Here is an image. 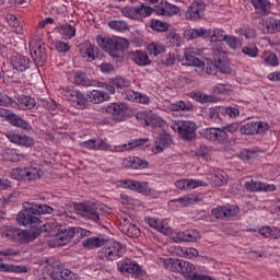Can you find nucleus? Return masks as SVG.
<instances>
[{
  "label": "nucleus",
  "mask_w": 280,
  "mask_h": 280,
  "mask_svg": "<svg viewBox=\"0 0 280 280\" xmlns=\"http://www.w3.org/2000/svg\"><path fill=\"white\" fill-rule=\"evenodd\" d=\"M262 30L266 32V34H279L280 20L276 18H267L264 21Z\"/></svg>",
  "instance_id": "nucleus-29"
},
{
  "label": "nucleus",
  "mask_w": 280,
  "mask_h": 280,
  "mask_svg": "<svg viewBox=\"0 0 280 280\" xmlns=\"http://www.w3.org/2000/svg\"><path fill=\"white\" fill-rule=\"evenodd\" d=\"M30 51L33 60L35 62H45L47 60V54L45 52V47L43 45L36 43V42H31L30 43Z\"/></svg>",
  "instance_id": "nucleus-21"
},
{
  "label": "nucleus",
  "mask_w": 280,
  "mask_h": 280,
  "mask_svg": "<svg viewBox=\"0 0 280 280\" xmlns=\"http://www.w3.org/2000/svg\"><path fill=\"white\" fill-rule=\"evenodd\" d=\"M145 222L151 229H155V231L163 233V235H170V233H172V229L165 226L163 222L156 218H147Z\"/></svg>",
  "instance_id": "nucleus-33"
},
{
  "label": "nucleus",
  "mask_w": 280,
  "mask_h": 280,
  "mask_svg": "<svg viewBox=\"0 0 280 280\" xmlns=\"http://www.w3.org/2000/svg\"><path fill=\"white\" fill-rule=\"evenodd\" d=\"M0 113L2 117H4V119H7L9 124H11V126H15L16 128H23V130H27L30 128V124L21 118V116L5 109H0Z\"/></svg>",
  "instance_id": "nucleus-16"
},
{
  "label": "nucleus",
  "mask_w": 280,
  "mask_h": 280,
  "mask_svg": "<svg viewBox=\"0 0 280 280\" xmlns=\"http://www.w3.org/2000/svg\"><path fill=\"white\" fill-rule=\"evenodd\" d=\"M213 60L215 65L219 67L221 73H229L230 68L226 65V51L222 47H215L212 50Z\"/></svg>",
  "instance_id": "nucleus-17"
},
{
  "label": "nucleus",
  "mask_w": 280,
  "mask_h": 280,
  "mask_svg": "<svg viewBox=\"0 0 280 280\" xmlns=\"http://www.w3.org/2000/svg\"><path fill=\"white\" fill-rule=\"evenodd\" d=\"M249 3H252L255 10H260L264 14H268L272 5L269 0H249Z\"/></svg>",
  "instance_id": "nucleus-38"
},
{
  "label": "nucleus",
  "mask_w": 280,
  "mask_h": 280,
  "mask_svg": "<svg viewBox=\"0 0 280 280\" xmlns=\"http://www.w3.org/2000/svg\"><path fill=\"white\" fill-rule=\"evenodd\" d=\"M0 270L1 272L23 273V272H27V267L19 266V265L0 264Z\"/></svg>",
  "instance_id": "nucleus-41"
},
{
  "label": "nucleus",
  "mask_w": 280,
  "mask_h": 280,
  "mask_svg": "<svg viewBox=\"0 0 280 280\" xmlns=\"http://www.w3.org/2000/svg\"><path fill=\"white\" fill-rule=\"evenodd\" d=\"M129 58L135 61L138 67H148L150 65V57L143 50H135L129 52Z\"/></svg>",
  "instance_id": "nucleus-24"
},
{
  "label": "nucleus",
  "mask_w": 280,
  "mask_h": 280,
  "mask_svg": "<svg viewBox=\"0 0 280 280\" xmlns=\"http://www.w3.org/2000/svg\"><path fill=\"white\" fill-rule=\"evenodd\" d=\"M144 143H148V138L131 140L129 143L116 147V152H126L128 150H135V148H139V145H144Z\"/></svg>",
  "instance_id": "nucleus-35"
},
{
  "label": "nucleus",
  "mask_w": 280,
  "mask_h": 280,
  "mask_svg": "<svg viewBox=\"0 0 280 280\" xmlns=\"http://www.w3.org/2000/svg\"><path fill=\"white\" fill-rule=\"evenodd\" d=\"M194 54H196V51H194V48L186 49L184 52V58L182 59V62L187 67L200 68V66L202 65V60L194 56Z\"/></svg>",
  "instance_id": "nucleus-25"
},
{
  "label": "nucleus",
  "mask_w": 280,
  "mask_h": 280,
  "mask_svg": "<svg viewBox=\"0 0 280 280\" xmlns=\"http://www.w3.org/2000/svg\"><path fill=\"white\" fill-rule=\"evenodd\" d=\"M81 148H86L88 150H110V145L104 142V140H88L80 143Z\"/></svg>",
  "instance_id": "nucleus-31"
},
{
  "label": "nucleus",
  "mask_w": 280,
  "mask_h": 280,
  "mask_svg": "<svg viewBox=\"0 0 280 280\" xmlns=\"http://www.w3.org/2000/svg\"><path fill=\"white\" fill-rule=\"evenodd\" d=\"M62 93L74 108H78L79 110L86 108V102H89V98H86V96H84V94L79 90L66 88L62 90Z\"/></svg>",
  "instance_id": "nucleus-8"
},
{
  "label": "nucleus",
  "mask_w": 280,
  "mask_h": 280,
  "mask_svg": "<svg viewBox=\"0 0 280 280\" xmlns=\"http://www.w3.org/2000/svg\"><path fill=\"white\" fill-rule=\"evenodd\" d=\"M212 187H222V185H226L229 182V176L222 170H217L208 177Z\"/></svg>",
  "instance_id": "nucleus-23"
},
{
  "label": "nucleus",
  "mask_w": 280,
  "mask_h": 280,
  "mask_svg": "<svg viewBox=\"0 0 280 280\" xmlns=\"http://www.w3.org/2000/svg\"><path fill=\"white\" fill-rule=\"evenodd\" d=\"M244 187L247 191H275V189H277V186L272 184H266L253 179L246 182Z\"/></svg>",
  "instance_id": "nucleus-20"
},
{
  "label": "nucleus",
  "mask_w": 280,
  "mask_h": 280,
  "mask_svg": "<svg viewBox=\"0 0 280 280\" xmlns=\"http://www.w3.org/2000/svg\"><path fill=\"white\" fill-rule=\"evenodd\" d=\"M172 130L178 133L180 139L184 141H192L196 139V130H198V126L196 122L190 120H175L171 124Z\"/></svg>",
  "instance_id": "nucleus-5"
},
{
  "label": "nucleus",
  "mask_w": 280,
  "mask_h": 280,
  "mask_svg": "<svg viewBox=\"0 0 280 280\" xmlns=\"http://www.w3.org/2000/svg\"><path fill=\"white\" fill-rule=\"evenodd\" d=\"M59 32L65 40H71L75 36V28L71 24L61 25Z\"/></svg>",
  "instance_id": "nucleus-42"
},
{
  "label": "nucleus",
  "mask_w": 280,
  "mask_h": 280,
  "mask_svg": "<svg viewBox=\"0 0 280 280\" xmlns=\"http://www.w3.org/2000/svg\"><path fill=\"white\" fill-rule=\"evenodd\" d=\"M113 84L116 89H128V86H130V80L118 77L113 80Z\"/></svg>",
  "instance_id": "nucleus-61"
},
{
  "label": "nucleus",
  "mask_w": 280,
  "mask_h": 280,
  "mask_svg": "<svg viewBox=\"0 0 280 280\" xmlns=\"http://www.w3.org/2000/svg\"><path fill=\"white\" fill-rule=\"evenodd\" d=\"M191 97L192 100H196V102H200V104H207L213 100V97L201 92L192 93Z\"/></svg>",
  "instance_id": "nucleus-59"
},
{
  "label": "nucleus",
  "mask_w": 280,
  "mask_h": 280,
  "mask_svg": "<svg viewBox=\"0 0 280 280\" xmlns=\"http://www.w3.org/2000/svg\"><path fill=\"white\" fill-rule=\"evenodd\" d=\"M175 187L182 191H191L196 187H207V182L200 179H179L175 182Z\"/></svg>",
  "instance_id": "nucleus-19"
},
{
  "label": "nucleus",
  "mask_w": 280,
  "mask_h": 280,
  "mask_svg": "<svg viewBox=\"0 0 280 280\" xmlns=\"http://www.w3.org/2000/svg\"><path fill=\"white\" fill-rule=\"evenodd\" d=\"M77 211L83 218H89L93 222H100V217L104 215V206L79 203Z\"/></svg>",
  "instance_id": "nucleus-9"
},
{
  "label": "nucleus",
  "mask_w": 280,
  "mask_h": 280,
  "mask_svg": "<svg viewBox=\"0 0 280 280\" xmlns=\"http://www.w3.org/2000/svg\"><path fill=\"white\" fill-rule=\"evenodd\" d=\"M148 126H152L153 128H161L163 126V119H161V117H159L156 114L149 113Z\"/></svg>",
  "instance_id": "nucleus-55"
},
{
  "label": "nucleus",
  "mask_w": 280,
  "mask_h": 280,
  "mask_svg": "<svg viewBox=\"0 0 280 280\" xmlns=\"http://www.w3.org/2000/svg\"><path fill=\"white\" fill-rule=\"evenodd\" d=\"M210 38L212 40V43H222V42H226V38H229V35H226V32H224V30L221 28H214L213 33H210Z\"/></svg>",
  "instance_id": "nucleus-46"
},
{
  "label": "nucleus",
  "mask_w": 280,
  "mask_h": 280,
  "mask_svg": "<svg viewBox=\"0 0 280 280\" xmlns=\"http://www.w3.org/2000/svg\"><path fill=\"white\" fill-rule=\"evenodd\" d=\"M226 45H229V47L231 49H242V39L233 36V35H229L226 40H225Z\"/></svg>",
  "instance_id": "nucleus-53"
},
{
  "label": "nucleus",
  "mask_w": 280,
  "mask_h": 280,
  "mask_svg": "<svg viewBox=\"0 0 280 280\" xmlns=\"http://www.w3.org/2000/svg\"><path fill=\"white\" fill-rule=\"evenodd\" d=\"M120 185L124 187V189H130L131 191H137L139 187V180L125 179L120 182Z\"/></svg>",
  "instance_id": "nucleus-60"
},
{
  "label": "nucleus",
  "mask_w": 280,
  "mask_h": 280,
  "mask_svg": "<svg viewBox=\"0 0 280 280\" xmlns=\"http://www.w3.org/2000/svg\"><path fill=\"white\" fill-rule=\"evenodd\" d=\"M153 12L158 16H174V14L180 13V8L168 2H160L153 8Z\"/></svg>",
  "instance_id": "nucleus-15"
},
{
  "label": "nucleus",
  "mask_w": 280,
  "mask_h": 280,
  "mask_svg": "<svg viewBox=\"0 0 280 280\" xmlns=\"http://www.w3.org/2000/svg\"><path fill=\"white\" fill-rule=\"evenodd\" d=\"M242 52L245 56H248L249 58H257V56L259 55V49L257 48V46L249 45V46H244L242 48Z\"/></svg>",
  "instance_id": "nucleus-56"
},
{
  "label": "nucleus",
  "mask_w": 280,
  "mask_h": 280,
  "mask_svg": "<svg viewBox=\"0 0 280 280\" xmlns=\"http://www.w3.org/2000/svg\"><path fill=\"white\" fill-rule=\"evenodd\" d=\"M80 54L83 58L88 57V60L90 62H93L95 60V46L91 44V42H84L79 45Z\"/></svg>",
  "instance_id": "nucleus-32"
},
{
  "label": "nucleus",
  "mask_w": 280,
  "mask_h": 280,
  "mask_svg": "<svg viewBox=\"0 0 280 280\" xmlns=\"http://www.w3.org/2000/svg\"><path fill=\"white\" fill-rule=\"evenodd\" d=\"M211 213L217 220H222L224 218H235L237 210L233 206H225L214 208Z\"/></svg>",
  "instance_id": "nucleus-22"
},
{
  "label": "nucleus",
  "mask_w": 280,
  "mask_h": 280,
  "mask_svg": "<svg viewBox=\"0 0 280 280\" xmlns=\"http://www.w3.org/2000/svg\"><path fill=\"white\" fill-rule=\"evenodd\" d=\"M200 199L196 195H188L175 200H171V202H179L182 207H189L190 205H196Z\"/></svg>",
  "instance_id": "nucleus-45"
},
{
  "label": "nucleus",
  "mask_w": 280,
  "mask_h": 280,
  "mask_svg": "<svg viewBox=\"0 0 280 280\" xmlns=\"http://www.w3.org/2000/svg\"><path fill=\"white\" fill-rule=\"evenodd\" d=\"M148 51H149L150 56L156 57V56L163 54V51H165V46L160 43H151L148 46Z\"/></svg>",
  "instance_id": "nucleus-50"
},
{
  "label": "nucleus",
  "mask_w": 280,
  "mask_h": 280,
  "mask_svg": "<svg viewBox=\"0 0 280 280\" xmlns=\"http://www.w3.org/2000/svg\"><path fill=\"white\" fill-rule=\"evenodd\" d=\"M120 229L121 233L127 235L128 237L137 238L141 235V230L132 223V217L124 213L121 215Z\"/></svg>",
  "instance_id": "nucleus-11"
},
{
  "label": "nucleus",
  "mask_w": 280,
  "mask_h": 280,
  "mask_svg": "<svg viewBox=\"0 0 280 280\" xmlns=\"http://www.w3.org/2000/svg\"><path fill=\"white\" fill-rule=\"evenodd\" d=\"M171 110H174V112H179V110L191 112V110H194V106L189 102L185 103L183 101H177L176 103L171 104Z\"/></svg>",
  "instance_id": "nucleus-47"
},
{
  "label": "nucleus",
  "mask_w": 280,
  "mask_h": 280,
  "mask_svg": "<svg viewBox=\"0 0 280 280\" xmlns=\"http://www.w3.org/2000/svg\"><path fill=\"white\" fill-rule=\"evenodd\" d=\"M199 69H202V71H205L208 75H215L220 67H218L217 63L211 61V59H206L205 61H201Z\"/></svg>",
  "instance_id": "nucleus-37"
},
{
  "label": "nucleus",
  "mask_w": 280,
  "mask_h": 280,
  "mask_svg": "<svg viewBox=\"0 0 280 280\" xmlns=\"http://www.w3.org/2000/svg\"><path fill=\"white\" fill-rule=\"evenodd\" d=\"M189 38L192 40L196 38H210L211 37V31L207 28H192L188 31Z\"/></svg>",
  "instance_id": "nucleus-39"
},
{
  "label": "nucleus",
  "mask_w": 280,
  "mask_h": 280,
  "mask_svg": "<svg viewBox=\"0 0 280 280\" xmlns=\"http://www.w3.org/2000/svg\"><path fill=\"white\" fill-rule=\"evenodd\" d=\"M96 43L112 56V58H121V52L130 47V42L121 37L96 36Z\"/></svg>",
  "instance_id": "nucleus-3"
},
{
  "label": "nucleus",
  "mask_w": 280,
  "mask_h": 280,
  "mask_svg": "<svg viewBox=\"0 0 280 280\" xmlns=\"http://www.w3.org/2000/svg\"><path fill=\"white\" fill-rule=\"evenodd\" d=\"M109 97L108 93L104 91L93 90L88 93V102H92V104H102V102H106Z\"/></svg>",
  "instance_id": "nucleus-34"
},
{
  "label": "nucleus",
  "mask_w": 280,
  "mask_h": 280,
  "mask_svg": "<svg viewBox=\"0 0 280 280\" xmlns=\"http://www.w3.org/2000/svg\"><path fill=\"white\" fill-rule=\"evenodd\" d=\"M206 9H207V5L205 4V1L202 0L194 1L185 12L186 21H200L201 19L205 18Z\"/></svg>",
  "instance_id": "nucleus-10"
},
{
  "label": "nucleus",
  "mask_w": 280,
  "mask_h": 280,
  "mask_svg": "<svg viewBox=\"0 0 280 280\" xmlns=\"http://www.w3.org/2000/svg\"><path fill=\"white\" fill-rule=\"evenodd\" d=\"M2 159H4V161L16 163L21 161V154H19L16 149H4L2 152Z\"/></svg>",
  "instance_id": "nucleus-40"
},
{
  "label": "nucleus",
  "mask_w": 280,
  "mask_h": 280,
  "mask_svg": "<svg viewBox=\"0 0 280 280\" xmlns=\"http://www.w3.org/2000/svg\"><path fill=\"white\" fill-rule=\"evenodd\" d=\"M60 279L65 280H78V275L71 272L69 269H59Z\"/></svg>",
  "instance_id": "nucleus-64"
},
{
  "label": "nucleus",
  "mask_w": 280,
  "mask_h": 280,
  "mask_svg": "<svg viewBox=\"0 0 280 280\" xmlns=\"http://www.w3.org/2000/svg\"><path fill=\"white\" fill-rule=\"evenodd\" d=\"M75 231L80 233V229H77V228L67 229L63 226V229H61V231L59 232V235L56 236V238L54 240V246H65L69 244L71 240H73V236L75 235Z\"/></svg>",
  "instance_id": "nucleus-14"
},
{
  "label": "nucleus",
  "mask_w": 280,
  "mask_h": 280,
  "mask_svg": "<svg viewBox=\"0 0 280 280\" xmlns=\"http://www.w3.org/2000/svg\"><path fill=\"white\" fill-rule=\"evenodd\" d=\"M21 108L22 110H32L36 106V100L32 96L20 95L18 97V102H15L14 108Z\"/></svg>",
  "instance_id": "nucleus-30"
},
{
  "label": "nucleus",
  "mask_w": 280,
  "mask_h": 280,
  "mask_svg": "<svg viewBox=\"0 0 280 280\" xmlns=\"http://www.w3.org/2000/svg\"><path fill=\"white\" fill-rule=\"evenodd\" d=\"M84 248H100L103 246L98 253L97 257L102 261H117L119 257H124L126 253V246L117 241L107 242L100 237H90L82 242Z\"/></svg>",
  "instance_id": "nucleus-2"
},
{
  "label": "nucleus",
  "mask_w": 280,
  "mask_h": 280,
  "mask_svg": "<svg viewBox=\"0 0 280 280\" xmlns=\"http://www.w3.org/2000/svg\"><path fill=\"white\" fill-rule=\"evenodd\" d=\"M7 21L9 25L15 30V32L21 33L22 27H21V23H19V19L16 18V15L12 13L8 14Z\"/></svg>",
  "instance_id": "nucleus-57"
},
{
  "label": "nucleus",
  "mask_w": 280,
  "mask_h": 280,
  "mask_svg": "<svg viewBox=\"0 0 280 280\" xmlns=\"http://www.w3.org/2000/svg\"><path fill=\"white\" fill-rule=\"evenodd\" d=\"M137 192L143 194V196H149V194H152V188H150L148 182H138Z\"/></svg>",
  "instance_id": "nucleus-62"
},
{
  "label": "nucleus",
  "mask_w": 280,
  "mask_h": 280,
  "mask_svg": "<svg viewBox=\"0 0 280 280\" xmlns=\"http://www.w3.org/2000/svg\"><path fill=\"white\" fill-rule=\"evenodd\" d=\"M14 105H16V101H14V98L0 93V106H12L14 108Z\"/></svg>",
  "instance_id": "nucleus-63"
},
{
  "label": "nucleus",
  "mask_w": 280,
  "mask_h": 280,
  "mask_svg": "<svg viewBox=\"0 0 280 280\" xmlns=\"http://www.w3.org/2000/svg\"><path fill=\"white\" fill-rule=\"evenodd\" d=\"M120 272H128V275H133V277H141V267L130 260H124L119 267Z\"/></svg>",
  "instance_id": "nucleus-27"
},
{
  "label": "nucleus",
  "mask_w": 280,
  "mask_h": 280,
  "mask_svg": "<svg viewBox=\"0 0 280 280\" xmlns=\"http://www.w3.org/2000/svg\"><path fill=\"white\" fill-rule=\"evenodd\" d=\"M233 91V85L225 83H219L213 88V93H215V95H226L229 93H231Z\"/></svg>",
  "instance_id": "nucleus-49"
},
{
  "label": "nucleus",
  "mask_w": 280,
  "mask_h": 280,
  "mask_svg": "<svg viewBox=\"0 0 280 280\" xmlns=\"http://www.w3.org/2000/svg\"><path fill=\"white\" fill-rule=\"evenodd\" d=\"M52 212L54 208L47 205L26 202L24 209L18 213L16 222L21 226L36 229V237H38L40 233H48L49 237H54V240H56L63 226L57 222L45 223L40 226V218H38V215H45ZM38 226H40L39 230Z\"/></svg>",
  "instance_id": "nucleus-1"
},
{
  "label": "nucleus",
  "mask_w": 280,
  "mask_h": 280,
  "mask_svg": "<svg viewBox=\"0 0 280 280\" xmlns=\"http://www.w3.org/2000/svg\"><path fill=\"white\" fill-rule=\"evenodd\" d=\"M11 62L16 71H26V69H30V65H32L30 58L23 55L13 56Z\"/></svg>",
  "instance_id": "nucleus-28"
},
{
  "label": "nucleus",
  "mask_w": 280,
  "mask_h": 280,
  "mask_svg": "<svg viewBox=\"0 0 280 280\" xmlns=\"http://www.w3.org/2000/svg\"><path fill=\"white\" fill-rule=\"evenodd\" d=\"M162 264L166 270L179 272V275H183L186 279H191V277H194V271L196 270V266L194 264L180 259L166 258Z\"/></svg>",
  "instance_id": "nucleus-4"
},
{
  "label": "nucleus",
  "mask_w": 280,
  "mask_h": 280,
  "mask_svg": "<svg viewBox=\"0 0 280 280\" xmlns=\"http://www.w3.org/2000/svg\"><path fill=\"white\" fill-rule=\"evenodd\" d=\"M121 14L127 16V19H135V21H139L137 7H125L121 9Z\"/></svg>",
  "instance_id": "nucleus-52"
},
{
  "label": "nucleus",
  "mask_w": 280,
  "mask_h": 280,
  "mask_svg": "<svg viewBox=\"0 0 280 280\" xmlns=\"http://www.w3.org/2000/svg\"><path fill=\"white\" fill-rule=\"evenodd\" d=\"M170 143H172V138H170V135H161L154 142L152 152L153 154H159L163 152V150H166V148H170Z\"/></svg>",
  "instance_id": "nucleus-26"
},
{
  "label": "nucleus",
  "mask_w": 280,
  "mask_h": 280,
  "mask_svg": "<svg viewBox=\"0 0 280 280\" xmlns=\"http://www.w3.org/2000/svg\"><path fill=\"white\" fill-rule=\"evenodd\" d=\"M74 84L77 86H93V82L83 72H74Z\"/></svg>",
  "instance_id": "nucleus-43"
},
{
  "label": "nucleus",
  "mask_w": 280,
  "mask_h": 280,
  "mask_svg": "<svg viewBox=\"0 0 280 280\" xmlns=\"http://www.w3.org/2000/svg\"><path fill=\"white\" fill-rule=\"evenodd\" d=\"M106 112L112 115L113 121H126V114L128 113V105L124 103H112Z\"/></svg>",
  "instance_id": "nucleus-13"
},
{
  "label": "nucleus",
  "mask_w": 280,
  "mask_h": 280,
  "mask_svg": "<svg viewBox=\"0 0 280 280\" xmlns=\"http://www.w3.org/2000/svg\"><path fill=\"white\" fill-rule=\"evenodd\" d=\"M108 25L110 30H115V32H126V30H128V24L124 21H110Z\"/></svg>",
  "instance_id": "nucleus-54"
},
{
  "label": "nucleus",
  "mask_w": 280,
  "mask_h": 280,
  "mask_svg": "<svg viewBox=\"0 0 280 280\" xmlns=\"http://www.w3.org/2000/svg\"><path fill=\"white\" fill-rule=\"evenodd\" d=\"M151 30L154 32H167L170 30V25L161 20H152Z\"/></svg>",
  "instance_id": "nucleus-51"
},
{
  "label": "nucleus",
  "mask_w": 280,
  "mask_h": 280,
  "mask_svg": "<svg viewBox=\"0 0 280 280\" xmlns=\"http://www.w3.org/2000/svg\"><path fill=\"white\" fill-rule=\"evenodd\" d=\"M262 61L267 67H279V58L270 50H265L261 55Z\"/></svg>",
  "instance_id": "nucleus-36"
},
{
  "label": "nucleus",
  "mask_w": 280,
  "mask_h": 280,
  "mask_svg": "<svg viewBox=\"0 0 280 280\" xmlns=\"http://www.w3.org/2000/svg\"><path fill=\"white\" fill-rule=\"evenodd\" d=\"M199 135L208 141H219V143H222V141H226V139H229V133H226V130L222 128L201 129Z\"/></svg>",
  "instance_id": "nucleus-12"
},
{
  "label": "nucleus",
  "mask_w": 280,
  "mask_h": 280,
  "mask_svg": "<svg viewBox=\"0 0 280 280\" xmlns=\"http://www.w3.org/2000/svg\"><path fill=\"white\" fill-rule=\"evenodd\" d=\"M121 165L127 170H148V165L150 164L141 158L128 156L122 159Z\"/></svg>",
  "instance_id": "nucleus-18"
},
{
  "label": "nucleus",
  "mask_w": 280,
  "mask_h": 280,
  "mask_svg": "<svg viewBox=\"0 0 280 280\" xmlns=\"http://www.w3.org/2000/svg\"><path fill=\"white\" fill-rule=\"evenodd\" d=\"M43 174V170L34 167H16L10 172L15 180H36V178H42Z\"/></svg>",
  "instance_id": "nucleus-7"
},
{
  "label": "nucleus",
  "mask_w": 280,
  "mask_h": 280,
  "mask_svg": "<svg viewBox=\"0 0 280 280\" xmlns=\"http://www.w3.org/2000/svg\"><path fill=\"white\" fill-rule=\"evenodd\" d=\"M166 45L168 47H180V35L176 31H171L166 35Z\"/></svg>",
  "instance_id": "nucleus-44"
},
{
  "label": "nucleus",
  "mask_w": 280,
  "mask_h": 280,
  "mask_svg": "<svg viewBox=\"0 0 280 280\" xmlns=\"http://www.w3.org/2000/svg\"><path fill=\"white\" fill-rule=\"evenodd\" d=\"M1 237L11 242H34L36 232L23 231L12 226H3L1 229Z\"/></svg>",
  "instance_id": "nucleus-6"
},
{
  "label": "nucleus",
  "mask_w": 280,
  "mask_h": 280,
  "mask_svg": "<svg viewBox=\"0 0 280 280\" xmlns=\"http://www.w3.org/2000/svg\"><path fill=\"white\" fill-rule=\"evenodd\" d=\"M136 8L138 10V21L151 16L152 12H154L153 8L148 7L144 3H141L139 7Z\"/></svg>",
  "instance_id": "nucleus-48"
},
{
  "label": "nucleus",
  "mask_w": 280,
  "mask_h": 280,
  "mask_svg": "<svg viewBox=\"0 0 280 280\" xmlns=\"http://www.w3.org/2000/svg\"><path fill=\"white\" fill-rule=\"evenodd\" d=\"M180 253L182 257H185L186 259H192V257H198L199 255L198 249L194 247H183Z\"/></svg>",
  "instance_id": "nucleus-58"
}]
</instances>
